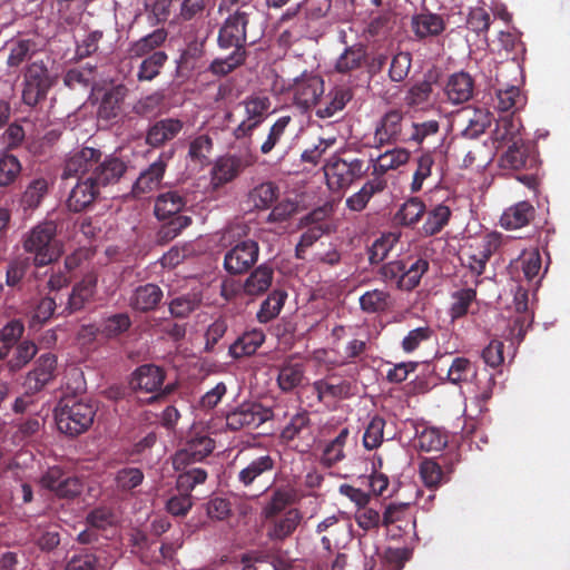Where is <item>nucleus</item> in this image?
Wrapping results in <instances>:
<instances>
[{
  "mask_svg": "<svg viewBox=\"0 0 570 570\" xmlns=\"http://www.w3.org/2000/svg\"><path fill=\"white\" fill-rule=\"evenodd\" d=\"M6 48L9 50L7 65L10 68L19 67L38 50L37 42L32 38H13L7 41Z\"/></svg>",
  "mask_w": 570,
  "mask_h": 570,
  "instance_id": "obj_35",
  "label": "nucleus"
},
{
  "mask_svg": "<svg viewBox=\"0 0 570 570\" xmlns=\"http://www.w3.org/2000/svg\"><path fill=\"white\" fill-rule=\"evenodd\" d=\"M535 214L533 205L522 200L507 208L500 218V223L505 229H519L529 225L534 219Z\"/></svg>",
  "mask_w": 570,
  "mask_h": 570,
  "instance_id": "obj_31",
  "label": "nucleus"
},
{
  "mask_svg": "<svg viewBox=\"0 0 570 570\" xmlns=\"http://www.w3.org/2000/svg\"><path fill=\"white\" fill-rule=\"evenodd\" d=\"M438 81V73L435 71H429L424 75V79L413 85L406 96L405 102L409 107H419L426 104L430 100L433 91L432 85Z\"/></svg>",
  "mask_w": 570,
  "mask_h": 570,
  "instance_id": "obj_45",
  "label": "nucleus"
},
{
  "mask_svg": "<svg viewBox=\"0 0 570 570\" xmlns=\"http://www.w3.org/2000/svg\"><path fill=\"white\" fill-rule=\"evenodd\" d=\"M304 376V364L289 358L278 370L277 384L283 392H291L302 384Z\"/></svg>",
  "mask_w": 570,
  "mask_h": 570,
  "instance_id": "obj_42",
  "label": "nucleus"
},
{
  "mask_svg": "<svg viewBox=\"0 0 570 570\" xmlns=\"http://www.w3.org/2000/svg\"><path fill=\"white\" fill-rule=\"evenodd\" d=\"M214 448L215 442L208 435H195L190 438L185 446L175 454V469H185L191 463L203 461L213 452Z\"/></svg>",
  "mask_w": 570,
  "mask_h": 570,
  "instance_id": "obj_18",
  "label": "nucleus"
},
{
  "mask_svg": "<svg viewBox=\"0 0 570 570\" xmlns=\"http://www.w3.org/2000/svg\"><path fill=\"white\" fill-rule=\"evenodd\" d=\"M102 154L99 149L91 147H83L79 151L75 153L66 163L65 174L66 177L75 176L77 178H91L98 160Z\"/></svg>",
  "mask_w": 570,
  "mask_h": 570,
  "instance_id": "obj_21",
  "label": "nucleus"
},
{
  "mask_svg": "<svg viewBox=\"0 0 570 570\" xmlns=\"http://www.w3.org/2000/svg\"><path fill=\"white\" fill-rule=\"evenodd\" d=\"M440 124L438 120H426L423 122H411L404 131L403 144L421 145L425 138L439 132Z\"/></svg>",
  "mask_w": 570,
  "mask_h": 570,
  "instance_id": "obj_55",
  "label": "nucleus"
},
{
  "mask_svg": "<svg viewBox=\"0 0 570 570\" xmlns=\"http://www.w3.org/2000/svg\"><path fill=\"white\" fill-rule=\"evenodd\" d=\"M420 476L429 489H438L449 482L451 469L444 470V465L435 459H423L419 465Z\"/></svg>",
  "mask_w": 570,
  "mask_h": 570,
  "instance_id": "obj_37",
  "label": "nucleus"
},
{
  "mask_svg": "<svg viewBox=\"0 0 570 570\" xmlns=\"http://www.w3.org/2000/svg\"><path fill=\"white\" fill-rule=\"evenodd\" d=\"M164 297L163 289L154 283L137 286L128 298V305L137 312L147 313L156 309Z\"/></svg>",
  "mask_w": 570,
  "mask_h": 570,
  "instance_id": "obj_28",
  "label": "nucleus"
},
{
  "mask_svg": "<svg viewBox=\"0 0 570 570\" xmlns=\"http://www.w3.org/2000/svg\"><path fill=\"white\" fill-rule=\"evenodd\" d=\"M404 112L400 109L386 111L374 130V146L377 148L387 144L403 142L404 131L407 126L403 125Z\"/></svg>",
  "mask_w": 570,
  "mask_h": 570,
  "instance_id": "obj_14",
  "label": "nucleus"
},
{
  "mask_svg": "<svg viewBox=\"0 0 570 570\" xmlns=\"http://www.w3.org/2000/svg\"><path fill=\"white\" fill-rule=\"evenodd\" d=\"M97 409V404L87 397H62L53 411L58 431L71 438L87 432L94 423Z\"/></svg>",
  "mask_w": 570,
  "mask_h": 570,
  "instance_id": "obj_3",
  "label": "nucleus"
},
{
  "mask_svg": "<svg viewBox=\"0 0 570 570\" xmlns=\"http://www.w3.org/2000/svg\"><path fill=\"white\" fill-rule=\"evenodd\" d=\"M131 326V320L127 313H117L105 318L97 328L94 326L85 327L89 334H101L106 338H115L127 332Z\"/></svg>",
  "mask_w": 570,
  "mask_h": 570,
  "instance_id": "obj_40",
  "label": "nucleus"
},
{
  "mask_svg": "<svg viewBox=\"0 0 570 570\" xmlns=\"http://www.w3.org/2000/svg\"><path fill=\"white\" fill-rule=\"evenodd\" d=\"M291 90L295 105L307 110L315 106L324 94V81L320 76L304 73L295 79Z\"/></svg>",
  "mask_w": 570,
  "mask_h": 570,
  "instance_id": "obj_15",
  "label": "nucleus"
},
{
  "mask_svg": "<svg viewBox=\"0 0 570 570\" xmlns=\"http://www.w3.org/2000/svg\"><path fill=\"white\" fill-rule=\"evenodd\" d=\"M37 352L38 347L32 341H21L14 345V350L6 363L7 368L11 373L20 371L36 356Z\"/></svg>",
  "mask_w": 570,
  "mask_h": 570,
  "instance_id": "obj_53",
  "label": "nucleus"
},
{
  "mask_svg": "<svg viewBox=\"0 0 570 570\" xmlns=\"http://www.w3.org/2000/svg\"><path fill=\"white\" fill-rule=\"evenodd\" d=\"M287 298V293L282 289L273 291L262 303L257 312V320L261 323H268L274 320L282 311Z\"/></svg>",
  "mask_w": 570,
  "mask_h": 570,
  "instance_id": "obj_56",
  "label": "nucleus"
},
{
  "mask_svg": "<svg viewBox=\"0 0 570 570\" xmlns=\"http://www.w3.org/2000/svg\"><path fill=\"white\" fill-rule=\"evenodd\" d=\"M202 304V296L197 293H187L173 298L169 304V313L175 318H186Z\"/></svg>",
  "mask_w": 570,
  "mask_h": 570,
  "instance_id": "obj_54",
  "label": "nucleus"
},
{
  "mask_svg": "<svg viewBox=\"0 0 570 570\" xmlns=\"http://www.w3.org/2000/svg\"><path fill=\"white\" fill-rule=\"evenodd\" d=\"M92 180L101 188L104 186L117 183L127 170L125 161L118 157L107 156L99 158Z\"/></svg>",
  "mask_w": 570,
  "mask_h": 570,
  "instance_id": "obj_30",
  "label": "nucleus"
},
{
  "mask_svg": "<svg viewBox=\"0 0 570 570\" xmlns=\"http://www.w3.org/2000/svg\"><path fill=\"white\" fill-rule=\"evenodd\" d=\"M40 483L61 499H73L82 492L80 479L67 474L60 466L49 468L41 476Z\"/></svg>",
  "mask_w": 570,
  "mask_h": 570,
  "instance_id": "obj_12",
  "label": "nucleus"
},
{
  "mask_svg": "<svg viewBox=\"0 0 570 570\" xmlns=\"http://www.w3.org/2000/svg\"><path fill=\"white\" fill-rule=\"evenodd\" d=\"M445 27L443 17L430 11L414 14L411 19L412 31L420 40L440 36Z\"/></svg>",
  "mask_w": 570,
  "mask_h": 570,
  "instance_id": "obj_29",
  "label": "nucleus"
},
{
  "mask_svg": "<svg viewBox=\"0 0 570 570\" xmlns=\"http://www.w3.org/2000/svg\"><path fill=\"white\" fill-rule=\"evenodd\" d=\"M274 278V269L267 264L256 267L245 279L243 291L248 296H258L267 292Z\"/></svg>",
  "mask_w": 570,
  "mask_h": 570,
  "instance_id": "obj_34",
  "label": "nucleus"
},
{
  "mask_svg": "<svg viewBox=\"0 0 570 570\" xmlns=\"http://www.w3.org/2000/svg\"><path fill=\"white\" fill-rule=\"evenodd\" d=\"M171 157L173 151H163L155 161L141 170L132 185L131 193L135 197H142L159 188Z\"/></svg>",
  "mask_w": 570,
  "mask_h": 570,
  "instance_id": "obj_13",
  "label": "nucleus"
},
{
  "mask_svg": "<svg viewBox=\"0 0 570 570\" xmlns=\"http://www.w3.org/2000/svg\"><path fill=\"white\" fill-rule=\"evenodd\" d=\"M358 302L361 309L368 314L382 313L392 307L390 293L377 288L365 292Z\"/></svg>",
  "mask_w": 570,
  "mask_h": 570,
  "instance_id": "obj_49",
  "label": "nucleus"
},
{
  "mask_svg": "<svg viewBox=\"0 0 570 570\" xmlns=\"http://www.w3.org/2000/svg\"><path fill=\"white\" fill-rule=\"evenodd\" d=\"M57 356L52 353L40 355L33 368L27 374L23 386L28 392L38 393L56 377Z\"/></svg>",
  "mask_w": 570,
  "mask_h": 570,
  "instance_id": "obj_20",
  "label": "nucleus"
},
{
  "mask_svg": "<svg viewBox=\"0 0 570 570\" xmlns=\"http://www.w3.org/2000/svg\"><path fill=\"white\" fill-rule=\"evenodd\" d=\"M243 163L237 156L220 157L212 170V184L218 188L234 180L242 171Z\"/></svg>",
  "mask_w": 570,
  "mask_h": 570,
  "instance_id": "obj_32",
  "label": "nucleus"
},
{
  "mask_svg": "<svg viewBox=\"0 0 570 570\" xmlns=\"http://www.w3.org/2000/svg\"><path fill=\"white\" fill-rule=\"evenodd\" d=\"M466 111L469 115L466 116V125L462 130V135L469 139L478 138L491 125L492 115L488 110L478 108Z\"/></svg>",
  "mask_w": 570,
  "mask_h": 570,
  "instance_id": "obj_51",
  "label": "nucleus"
},
{
  "mask_svg": "<svg viewBox=\"0 0 570 570\" xmlns=\"http://www.w3.org/2000/svg\"><path fill=\"white\" fill-rule=\"evenodd\" d=\"M295 501V493L293 490L288 488H277L275 489L269 500L265 503L262 509V518L266 517H276L283 514V512L287 511V507H289Z\"/></svg>",
  "mask_w": 570,
  "mask_h": 570,
  "instance_id": "obj_46",
  "label": "nucleus"
},
{
  "mask_svg": "<svg viewBox=\"0 0 570 570\" xmlns=\"http://www.w3.org/2000/svg\"><path fill=\"white\" fill-rule=\"evenodd\" d=\"M383 527L392 539L415 533L416 520L411 503L387 504L383 511Z\"/></svg>",
  "mask_w": 570,
  "mask_h": 570,
  "instance_id": "obj_9",
  "label": "nucleus"
},
{
  "mask_svg": "<svg viewBox=\"0 0 570 570\" xmlns=\"http://www.w3.org/2000/svg\"><path fill=\"white\" fill-rule=\"evenodd\" d=\"M318 402L350 399L355 394L356 385L336 374H330L312 384Z\"/></svg>",
  "mask_w": 570,
  "mask_h": 570,
  "instance_id": "obj_19",
  "label": "nucleus"
},
{
  "mask_svg": "<svg viewBox=\"0 0 570 570\" xmlns=\"http://www.w3.org/2000/svg\"><path fill=\"white\" fill-rule=\"evenodd\" d=\"M330 101L325 106L316 109V116L325 119L331 118L338 111H342L346 104L352 99V95L347 89L335 88L328 94Z\"/></svg>",
  "mask_w": 570,
  "mask_h": 570,
  "instance_id": "obj_58",
  "label": "nucleus"
},
{
  "mask_svg": "<svg viewBox=\"0 0 570 570\" xmlns=\"http://www.w3.org/2000/svg\"><path fill=\"white\" fill-rule=\"evenodd\" d=\"M186 205V193L183 189L168 190L157 196L155 216L159 220H166L157 233L160 243L173 240L191 224V217L181 214Z\"/></svg>",
  "mask_w": 570,
  "mask_h": 570,
  "instance_id": "obj_2",
  "label": "nucleus"
},
{
  "mask_svg": "<svg viewBox=\"0 0 570 570\" xmlns=\"http://www.w3.org/2000/svg\"><path fill=\"white\" fill-rule=\"evenodd\" d=\"M30 268L28 258L16 257L6 267V286L11 291H21L22 282Z\"/></svg>",
  "mask_w": 570,
  "mask_h": 570,
  "instance_id": "obj_61",
  "label": "nucleus"
},
{
  "mask_svg": "<svg viewBox=\"0 0 570 570\" xmlns=\"http://www.w3.org/2000/svg\"><path fill=\"white\" fill-rule=\"evenodd\" d=\"M259 245L253 239L236 243L224 256V268L230 275L248 272L258 261Z\"/></svg>",
  "mask_w": 570,
  "mask_h": 570,
  "instance_id": "obj_10",
  "label": "nucleus"
},
{
  "mask_svg": "<svg viewBox=\"0 0 570 570\" xmlns=\"http://www.w3.org/2000/svg\"><path fill=\"white\" fill-rule=\"evenodd\" d=\"M57 225L55 222H43L36 225L22 238V248L33 256L36 266H46L59 257L56 246Z\"/></svg>",
  "mask_w": 570,
  "mask_h": 570,
  "instance_id": "obj_4",
  "label": "nucleus"
},
{
  "mask_svg": "<svg viewBox=\"0 0 570 570\" xmlns=\"http://www.w3.org/2000/svg\"><path fill=\"white\" fill-rule=\"evenodd\" d=\"M99 194L100 188L91 178H77L67 197L66 206L70 212L81 213L92 206Z\"/></svg>",
  "mask_w": 570,
  "mask_h": 570,
  "instance_id": "obj_22",
  "label": "nucleus"
},
{
  "mask_svg": "<svg viewBox=\"0 0 570 570\" xmlns=\"http://www.w3.org/2000/svg\"><path fill=\"white\" fill-rule=\"evenodd\" d=\"M293 122V118L288 115L281 116L269 128V131L259 147L263 155H268L272 150L282 142L286 135L287 128Z\"/></svg>",
  "mask_w": 570,
  "mask_h": 570,
  "instance_id": "obj_57",
  "label": "nucleus"
},
{
  "mask_svg": "<svg viewBox=\"0 0 570 570\" xmlns=\"http://www.w3.org/2000/svg\"><path fill=\"white\" fill-rule=\"evenodd\" d=\"M183 128L184 121L178 118L159 119L148 127L145 142L153 148H160L175 139Z\"/></svg>",
  "mask_w": 570,
  "mask_h": 570,
  "instance_id": "obj_24",
  "label": "nucleus"
},
{
  "mask_svg": "<svg viewBox=\"0 0 570 570\" xmlns=\"http://www.w3.org/2000/svg\"><path fill=\"white\" fill-rule=\"evenodd\" d=\"M409 159L410 151L405 148L396 147L379 155L375 159L371 158L370 163H373V174L384 175L405 165Z\"/></svg>",
  "mask_w": 570,
  "mask_h": 570,
  "instance_id": "obj_38",
  "label": "nucleus"
},
{
  "mask_svg": "<svg viewBox=\"0 0 570 570\" xmlns=\"http://www.w3.org/2000/svg\"><path fill=\"white\" fill-rule=\"evenodd\" d=\"M475 375L476 366L469 358L463 356L453 358L448 371L449 381L455 385L469 382Z\"/></svg>",
  "mask_w": 570,
  "mask_h": 570,
  "instance_id": "obj_64",
  "label": "nucleus"
},
{
  "mask_svg": "<svg viewBox=\"0 0 570 570\" xmlns=\"http://www.w3.org/2000/svg\"><path fill=\"white\" fill-rule=\"evenodd\" d=\"M229 431L255 430L273 419V411L257 402H244L226 414Z\"/></svg>",
  "mask_w": 570,
  "mask_h": 570,
  "instance_id": "obj_8",
  "label": "nucleus"
},
{
  "mask_svg": "<svg viewBox=\"0 0 570 570\" xmlns=\"http://www.w3.org/2000/svg\"><path fill=\"white\" fill-rule=\"evenodd\" d=\"M316 532L318 534L323 533L321 544L328 553L340 549L350 537L348 525L336 515L327 517L321 521L316 527Z\"/></svg>",
  "mask_w": 570,
  "mask_h": 570,
  "instance_id": "obj_23",
  "label": "nucleus"
},
{
  "mask_svg": "<svg viewBox=\"0 0 570 570\" xmlns=\"http://www.w3.org/2000/svg\"><path fill=\"white\" fill-rule=\"evenodd\" d=\"M522 122L521 119L513 115L502 116L497 120L494 130L492 131L493 142L497 144L495 148H500L504 145H518L525 139L522 136Z\"/></svg>",
  "mask_w": 570,
  "mask_h": 570,
  "instance_id": "obj_26",
  "label": "nucleus"
},
{
  "mask_svg": "<svg viewBox=\"0 0 570 570\" xmlns=\"http://www.w3.org/2000/svg\"><path fill=\"white\" fill-rule=\"evenodd\" d=\"M426 218L421 233L426 237L438 235L450 222L452 210L444 204H439L425 212Z\"/></svg>",
  "mask_w": 570,
  "mask_h": 570,
  "instance_id": "obj_44",
  "label": "nucleus"
},
{
  "mask_svg": "<svg viewBox=\"0 0 570 570\" xmlns=\"http://www.w3.org/2000/svg\"><path fill=\"white\" fill-rule=\"evenodd\" d=\"M278 188L273 183H263L253 188L248 194V200L256 209H266L277 199Z\"/></svg>",
  "mask_w": 570,
  "mask_h": 570,
  "instance_id": "obj_63",
  "label": "nucleus"
},
{
  "mask_svg": "<svg viewBox=\"0 0 570 570\" xmlns=\"http://www.w3.org/2000/svg\"><path fill=\"white\" fill-rule=\"evenodd\" d=\"M525 104V97L521 94L518 86L511 85L504 88H498L495 91V107L503 112L522 108Z\"/></svg>",
  "mask_w": 570,
  "mask_h": 570,
  "instance_id": "obj_48",
  "label": "nucleus"
},
{
  "mask_svg": "<svg viewBox=\"0 0 570 570\" xmlns=\"http://www.w3.org/2000/svg\"><path fill=\"white\" fill-rule=\"evenodd\" d=\"M167 37L168 32L159 28L130 43L127 50L129 58L141 59L136 71L137 81H151L160 75L168 55L157 49L163 46Z\"/></svg>",
  "mask_w": 570,
  "mask_h": 570,
  "instance_id": "obj_1",
  "label": "nucleus"
},
{
  "mask_svg": "<svg viewBox=\"0 0 570 570\" xmlns=\"http://www.w3.org/2000/svg\"><path fill=\"white\" fill-rule=\"evenodd\" d=\"M100 558L91 549L82 548L67 560L65 570H100Z\"/></svg>",
  "mask_w": 570,
  "mask_h": 570,
  "instance_id": "obj_59",
  "label": "nucleus"
},
{
  "mask_svg": "<svg viewBox=\"0 0 570 570\" xmlns=\"http://www.w3.org/2000/svg\"><path fill=\"white\" fill-rule=\"evenodd\" d=\"M365 57L366 50L363 46L357 45L347 47L336 60L335 69L340 73H347L350 71L356 70L362 66Z\"/></svg>",
  "mask_w": 570,
  "mask_h": 570,
  "instance_id": "obj_60",
  "label": "nucleus"
},
{
  "mask_svg": "<svg viewBox=\"0 0 570 570\" xmlns=\"http://www.w3.org/2000/svg\"><path fill=\"white\" fill-rule=\"evenodd\" d=\"M165 376V371L161 367L154 364H144L136 368L130 384L134 389L146 393H156L149 399V401H156L165 397L171 391L169 386L161 390Z\"/></svg>",
  "mask_w": 570,
  "mask_h": 570,
  "instance_id": "obj_11",
  "label": "nucleus"
},
{
  "mask_svg": "<svg viewBox=\"0 0 570 570\" xmlns=\"http://www.w3.org/2000/svg\"><path fill=\"white\" fill-rule=\"evenodd\" d=\"M443 91L451 104H464L473 97L474 79L465 71L454 72L448 78Z\"/></svg>",
  "mask_w": 570,
  "mask_h": 570,
  "instance_id": "obj_27",
  "label": "nucleus"
},
{
  "mask_svg": "<svg viewBox=\"0 0 570 570\" xmlns=\"http://www.w3.org/2000/svg\"><path fill=\"white\" fill-rule=\"evenodd\" d=\"M96 292V284L91 281H82L77 283L71 293L68 295V301L61 314L70 315L85 308Z\"/></svg>",
  "mask_w": 570,
  "mask_h": 570,
  "instance_id": "obj_41",
  "label": "nucleus"
},
{
  "mask_svg": "<svg viewBox=\"0 0 570 570\" xmlns=\"http://www.w3.org/2000/svg\"><path fill=\"white\" fill-rule=\"evenodd\" d=\"M386 181L381 178L367 180L362 188L346 198L345 205L353 212L363 210L368 204L370 199L377 193L385 189Z\"/></svg>",
  "mask_w": 570,
  "mask_h": 570,
  "instance_id": "obj_43",
  "label": "nucleus"
},
{
  "mask_svg": "<svg viewBox=\"0 0 570 570\" xmlns=\"http://www.w3.org/2000/svg\"><path fill=\"white\" fill-rule=\"evenodd\" d=\"M511 268L521 269L529 282L534 279L541 269V255L537 248L524 249L517 259L511 262Z\"/></svg>",
  "mask_w": 570,
  "mask_h": 570,
  "instance_id": "obj_52",
  "label": "nucleus"
},
{
  "mask_svg": "<svg viewBox=\"0 0 570 570\" xmlns=\"http://www.w3.org/2000/svg\"><path fill=\"white\" fill-rule=\"evenodd\" d=\"M127 89L118 85L108 90L101 99L98 108V116L104 120H112L121 114V107L126 97Z\"/></svg>",
  "mask_w": 570,
  "mask_h": 570,
  "instance_id": "obj_39",
  "label": "nucleus"
},
{
  "mask_svg": "<svg viewBox=\"0 0 570 570\" xmlns=\"http://www.w3.org/2000/svg\"><path fill=\"white\" fill-rule=\"evenodd\" d=\"M448 444V435L434 426H424L421 431L416 430V446L421 451H440Z\"/></svg>",
  "mask_w": 570,
  "mask_h": 570,
  "instance_id": "obj_50",
  "label": "nucleus"
},
{
  "mask_svg": "<svg viewBox=\"0 0 570 570\" xmlns=\"http://www.w3.org/2000/svg\"><path fill=\"white\" fill-rule=\"evenodd\" d=\"M538 161L539 155L535 145L531 140H524L518 145H510L500 158L503 168L513 170L535 168Z\"/></svg>",
  "mask_w": 570,
  "mask_h": 570,
  "instance_id": "obj_17",
  "label": "nucleus"
},
{
  "mask_svg": "<svg viewBox=\"0 0 570 570\" xmlns=\"http://www.w3.org/2000/svg\"><path fill=\"white\" fill-rule=\"evenodd\" d=\"M24 325L20 320H11L0 330V361L9 356L10 351L20 343Z\"/></svg>",
  "mask_w": 570,
  "mask_h": 570,
  "instance_id": "obj_47",
  "label": "nucleus"
},
{
  "mask_svg": "<svg viewBox=\"0 0 570 570\" xmlns=\"http://www.w3.org/2000/svg\"><path fill=\"white\" fill-rule=\"evenodd\" d=\"M275 468V460L269 454H261L249 458L238 471L237 480L245 487H252L266 474H271Z\"/></svg>",
  "mask_w": 570,
  "mask_h": 570,
  "instance_id": "obj_25",
  "label": "nucleus"
},
{
  "mask_svg": "<svg viewBox=\"0 0 570 570\" xmlns=\"http://www.w3.org/2000/svg\"><path fill=\"white\" fill-rule=\"evenodd\" d=\"M179 0H145L148 19L155 23H165L175 12Z\"/></svg>",
  "mask_w": 570,
  "mask_h": 570,
  "instance_id": "obj_62",
  "label": "nucleus"
},
{
  "mask_svg": "<svg viewBox=\"0 0 570 570\" xmlns=\"http://www.w3.org/2000/svg\"><path fill=\"white\" fill-rule=\"evenodd\" d=\"M426 212L424 202L419 197L406 199L394 214L393 222L402 227H414Z\"/></svg>",
  "mask_w": 570,
  "mask_h": 570,
  "instance_id": "obj_36",
  "label": "nucleus"
},
{
  "mask_svg": "<svg viewBox=\"0 0 570 570\" xmlns=\"http://www.w3.org/2000/svg\"><path fill=\"white\" fill-rule=\"evenodd\" d=\"M264 342L265 334L262 330L247 331L230 344L228 353L235 360L250 356L256 353Z\"/></svg>",
  "mask_w": 570,
  "mask_h": 570,
  "instance_id": "obj_33",
  "label": "nucleus"
},
{
  "mask_svg": "<svg viewBox=\"0 0 570 570\" xmlns=\"http://www.w3.org/2000/svg\"><path fill=\"white\" fill-rule=\"evenodd\" d=\"M266 537L274 542H283L298 528L303 515L296 508H291L281 515L263 518Z\"/></svg>",
  "mask_w": 570,
  "mask_h": 570,
  "instance_id": "obj_16",
  "label": "nucleus"
},
{
  "mask_svg": "<svg viewBox=\"0 0 570 570\" xmlns=\"http://www.w3.org/2000/svg\"><path fill=\"white\" fill-rule=\"evenodd\" d=\"M323 169L328 188L338 191L365 176L370 169V163L357 157L332 156Z\"/></svg>",
  "mask_w": 570,
  "mask_h": 570,
  "instance_id": "obj_5",
  "label": "nucleus"
},
{
  "mask_svg": "<svg viewBox=\"0 0 570 570\" xmlns=\"http://www.w3.org/2000/svg\"><path fill=\"white\" fill-rule=\"evenodd\" d=\"M253 13L254 7L243 2L228 16L218 32L217 42L220 49L246 51V28Z\"/></svg>",
  "mask_w": 570,
  "mask_h": 570,
  "instance_id": "obj_7",
  "label": "nucleus"
},
{
  "mask_svg": "<svg viewBox=\"0 0 570 570\" xmlns=\"http://www.w3.org/2000/svg\"><path fill=\"white\" fill-rule=\"evenodd\" d=\"M429 269V262L417 258L413 262L392 261L381 266L379 274L385 283H395L399 289H414Z\"/></svg>",
  "mask_w": 570,
  "mask_h": 570,
  "instance_id": "obj_6",
  "label": "nucleus"
}]
</instances>
